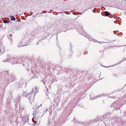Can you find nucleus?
Here are the masks:
<instances>
[{"label":"nucleus","instance_id":"f03ea898","mask_svg":"<svg viewBox=\"0 0 126 126\" xmlns=\"http://www.w3.org/2000/svg\"><path fill=\"white\" fill-rule=\"evenodd\" d=\"M11 18L12 20H15V18L14 16H11Z\"/></svg>","mask_w":126,"mask_h":126},{"label":"nucleus","instance_id":"f257e3e1","mask_svg":"<svg viewBox=\"0 0 126 126\" xmlns=\"http://www.w3.org/2000/svg\"><path fill=\"white\" fill-rule=\"evenodd\" d=\"M105 15L106 16H108L110 15V13L107 11H106L105 12Z\"/></svg>","mask_w":126,"mask_h":126},{"label":"nucleus","instance_id":"7ed1b4c3","mask_svg":"<svg viewBox=\"0 0 126 126\" xmlns=\"http://www.w3.org/2000/svg\"><path fill=\"white\" fill-rule=\"evenodd\" d=\"M8 22V21L7 20H4L3 21V22L5 23H7Z\"/></svg>","mask_w":126,"mask_h":126}]
</instances>
